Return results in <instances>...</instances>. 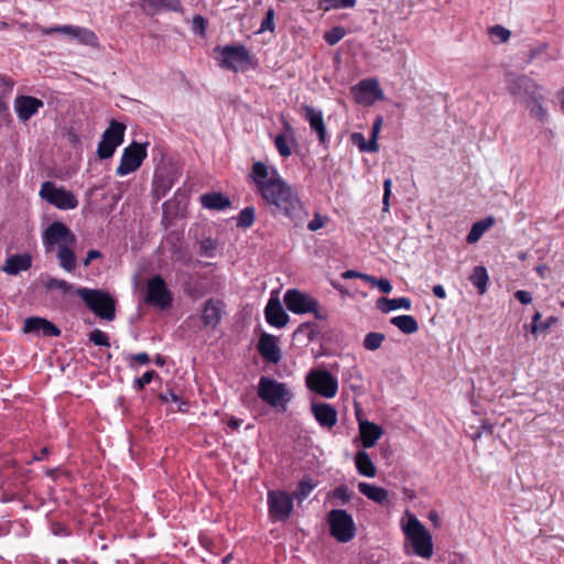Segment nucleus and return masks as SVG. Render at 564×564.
<instances>
[{
  "label": "nucleus",
  "instance_id": "obj_1",
  "mask_svg": "<svg viewBox=\"0 0 564 564\" xmlns=\"http://www.w3.org/2000/svg\"><path fill=\"white\" fill-rule=\"evenodd\" d=\"M247 177L256 193L272 208L273 214H281L294 223L302 220L304 210L297 192L283 180L274 166L254 161Z\"/></svg>",
  "mask_w": 564,
  "mask_h": 564
},
{
  "label": "nucleus",
  "instance_id": "obj_2",
  "mask_svg": "<svg viewBox=\"0 0 564 564\" xmlns=\"http://www.w3.org/2000/svg\"><path fill=\"white\" fill-rule=\"evenodd\" d=\"M257 393L264 403L279 412H285L293 399V393L286 383L269 377L259 379Z\"/></svg>",
  "mask_w": 564,
  "mask_h": 564
},
{
  "label": "nucleus",
  "instance_id": "obj_3",
  "mask_svg": "<svg viewBox=\"0 0 564 564\" xmlns=\"http://www.w3.org/2000/svg\"><path fill=\"white\" fill-rule=\"evenodd\" d=\"M76 294L80 296L86 306L99 318L113 321L116 317V301L102 290L79 286Z\"/></svg>",
  "mask_w": 564,
  "mask_h": 564
},
{
  "label": "nucleus",
  "instance_id": "obj_4",
  "mask_svg": "<svg viewBox=\"0 0 564 564\" xmlns=\"http://www.w3.org/2000/svg\"><path fill=\"white\" fill-rule=\"evenodd\" d=\"M284 304L294 314L313 313L316 319L326 318V313L319 310L318 301L297 289H290L285 292Z\"/></svg>",
  "mask_w": 564,
  "mask_h": 564
},
{
  "label": "nucleus",
  "instance_id": "obj_5",
  "mask_svg": "<svg viewBox=\"0 0 564 564\" xmlns=\"http://www.w3.org/2000/svg\"><path fill=\"white\" fill-rule=\"evenodd\" d=\"M330 535L340 543L351 541L356 535L352 517L344 509H333L327 514Z\"/></svg>",
  "mask_w": 564,
  "mask_h": 564
},
{
  "label": "nucleus",
  "instance_id": "obj_6",
  "mask_svg": "<svg viewBox=\"0 0 564 564\" xmlns=\"http://www.w3.org/2000/svg\"><path fill=\"white\" fill-rule=\"evenodd\" d=\"M215 52L220 54V66L232 72L246 70L251 65V55L243 45L218 46Z\"/></svg>",
  "mask_w": 564,
  "mask_h": 564
},
{
  "label": "nucleus",
  "instance_id": "obj_7",
  "mask_svg": "<svg viewBox=\"0 0 564 564\" xmlns=\"http://www.w3.org/2000/svg\"><path fill=\"white\" fill-rule=\"evenodd\" d=\"M40 197L58 209H75L78 206V199L64 187H57L53 182H44L41 185Z\"/></svg>",
  "mask_w": 564,
  "mask_h": 564
},
{
  "label": "nucleus",
  "instance_id": "obj_8",
  "mask_svg": "<svg viewBox=\"0 0 564 564\" xmlns=\"http://www.w3.org/2000/svg\"><path fill=\"white\" fill-rule=\"evenodd\" d=\"M310 390L324 398H334L338 390V381L328 370L312 369L305 378Z\"/></svg>",
  "mask_w": 564,
  "mask_h": 564
},
{
  "label": "nucleus",
  "instance_id": "obj_9",
  "mask_svg": "<svg viewBox=\"0 0 564 564\" xmlns=\"http://www.w3.org/2000/svg\"><path fill=\"white\" fill-rule=\"evenodd\" d=\"M76 241V236L61 221L52 223L43 232V245L47 252L52 251L55 246L58 249L74 247Z\"/></svg>",
  "mask_w": 564,
  "mask_h": 564
},
{
  "label": "nucleus",
  "instance_id": "obj_10",
  "mask_svg": "<svg viewBox=\"0 0 564 564\" xmlns=\"http://www.w3.org/2000/svg\"><path fill=\"white\" fill-rule=\"evenodd\" d=\"M506 86L507 90L521 104L542 90V87L531 77L514 73L506 74Z\"/></svg>",
  "mask_w": 564,
  "mask_h": 564
},
{
  "label": "nucleus",
  "instance_id": "obj_11",
  "mask_svg": "<svg viewBox=\"0 0 564 564\" xmlns=\"http://www.w3.org/2000/svg\"><path fill=\"white\" fill-rule=\"evenodd\" d=\"M147 145L148 143H130L123 150L116 173L120 176H124L137 171L147 158Z\"/></svg>",
  "mask_w": 564,
  "mask_h": 564
},
{
  "label": "nucleus",
  "instance_id": "obj_12",
  "mask_svg": "<svg viewBox=\"0 0 564 564\" xmlns=\"http://www.w3.org/2000/svg\"><path fill=\"white\" fill-rule=\"evenodd\" d=\"M44 35L52 33H62L67 35L69 39L77 41L82 45H87L94 48L99 47V41L96 33L87 28L78 25H61L54 28L42 29Z\"/></svg>",
  "mask_w": 564,
  "mask_h": 564
},
{
  "label": "nucleus",
  "instance_id": "obj_13",
  "mask_svg": "<svg viewBox=\"0 0 564 564\" xmlns=\"http://www.w3.org/2000/svg\"><path fill=\"white\" fill-rule=\"evenodd\" d=\"M269 514L274 521H285L293 511V497L282 490L268 492Z\"/></svg>",
  "mask_w": 564,
  "mask_h": 564
},
{
  "label": "nucleus",
  "instance_id": "obj_14",
  "mask_svg": "<svg viewBox=\"0 0 564 564\" xmlns=\"http://www.w3.org/2000/svg\"><path fill=\"white\" fill-rule=\"evenodd\" d=\"M172 293L161 275H155L147 283L145 302L148 304L166 310L172 305Z\"/></svg>",
  "mask_w": 564,
  "mask_h": 564
},
{
  "label": "nucleus",
  "instance_id": "obj_15",
  "mask_svg": "<svg viewBox=\"0 0 564 564\" xmlns=\"http://www.w3.org/2000/svg\"><path fill=\"white\" fill-rule=\"evenodd\" d=\"M405 518L406 521L402 520L405 539L411 543L413 553L423 557V524L409 511H406Z\"/></svg>",
  "mask_w": 564,
  "mask_h": 564
},
{
  "label": "nucleus",
  "instance_id": "obj_16",
  "mask_svg": "<svg viewBox=\"0 0 564 564\" xmlns=\"http://www.w3.org/2000/svg\"><path fill=\"white\" fill-rule=\"evenodd\" d=\"M356 102L365 106L372 105L382 98V90L376 79H364L351 88Z\"/></svg>",
  "mask_w": 564,
  "mask_h": 564
},
{
  "label": "nucleus",
  "instance_id": "obj_17",
  "mask_svg": "<svg viewBox=\"0 0 564 564\" xmlns=\"http://www.w3.org/2000/svg\"><path fill=\"white\" fill-rule=\"evenodd\" d=\"M23 332L45 337H58L61 329L44 317H28L24 321Z\"/></svg>",
  "mask_w": 564,
  "mask_h": 564
},
{
  "label": "nucleus",
  "instance_id": "obj_18",
  "mask_svg": "<svg viewBox=\"0 0 564 564\" xmlns=\"http://www.w3.org/2000/svg\"><path fill=\"white\" fill-rule=\"evenodd\" d=\"M44 102L32 96L21 95L15 97L13 107L19 120L26 122L34 116L39 109L43 108Z\"/></svg>",
  "mask_w": 564,
  "mask_h": 564
},
{
  "label": "nucleus",
  "instance_id": "obj_19",
  "mask_svg": "<svg viewBox=\"0 0 564 564\" xmlns=\"http://www.w3.org/2000/svg\"><path fill=\"white\" fill-rule=\"evenodd\" d=\"M257 348L267 362L278 364L281 360V349L278 345V337L274 335L263 333L259 338Z\"/></svg>",
  "mask_w": 564,
  "mask_h": 564
},
{
  "label": "nucleus",
  "instance_id": "obj_20",
  "mask_svg": "<svg viewBox=\"0 0 564 564\" xmlns=\"http://www.w3.org/2000/svg\"><path fill=\"white\" fill-rule=\"evenodd\" d=\"M264 315L268 324L276 328L284 327L289 322V315L282 307L278 297H271L265 305Z\"/></svg>",
  "mask_w": 564,
  "mask_h": 564
},
{
  "label": "nucleus",
  "instance_id": "obj_21",
  "mask_svg": "<svg viewBox=\"0 0 564 564\" xmlns=\"http://www.w3.org/2000/svg\"><path fill=\"white\" fill-rule=\"evenodd\" d=\"M223 306L224 303L215 299H209L204 303L202 322L205 327L215 328L220 323Z\"/></svg>",
  "mask_w": 564,
  "mask_h": 564
},
{
  "label": "nucleus",
  "instance_id": "obj_22",
  "mask_svg": "<svg viewBox=\"0 0 564 564\" xmlns=\"http://www.w3.org/2000/svg\"><path fill=\"white\" fill-rule=\"evenodd\" d=\"M312 412L315 420L323 427L332 429L337 423V411L328 403L313 404Z\"/></svg>",
  "mask_w": 564,
  "mask_h": 564
},
{
  "label": "nucleus",
  "instance_id": "obj_23",
  "mask_svg": "<svg viewBox=\"0 0 564 564\" xmlns=\"http://www.w3.org/2000/svg\"><path fill=\"white\" fill-rule=\"evenodd\" d=\"M32 265V257L29 253L13 254L6 259L2 271L10 275H18Z\"/></svg>",
  "mask_w": 564,
  "mask_h": 564
},
{
  "label": "nucleus",
  "instance_id": "obj_24",
  "mask_svg": "<svg viewBox=\"0 0 564 564\" xmlns=\"http://www.w3.org/2000/svg\"><path fill=\"white\" fill-rule=\"evenodd\" d=\"M200 203L204 208L212 210H225L231 206L230 198L219 192H210L200 196Z\"/></svg>",
  "mask_w": 564,
  "mask_h": 564
},
{
  "label": "nucleus",
  "instance_id": "obj_25",
  "mask_svg": "<svg viewBox=\"0 0 564 564\" xmlns=\"http://www.w3.org/2000/svg\"><path fill=\"white\" fill-rule=\"evenodd\" d=\"M359 432L365 448L372 447L382 435L381 427L369 421L359 423Z\"/></svg>",
  "mask_w": 564,
  "mask_h": 564
},
{
  "label": "nucleus",
  "instance_id": "obj_26",
  "mask_svg": "<svg viewBox=\"0 0 564 564\" xmlns=\"http://www.w3.org/2000/svg\"><path fill=\"white\" fill-rule=\"evenodd\" d=\"M543 100L544 96L542 90H539V93L533 94V96L522 102L529 111L530 116L542 122L547 118V111L543 106Z\"/></svg>",
  "mask_w": 564,
  "mask_h": 564
},
{
  "label": "nucleus",
  "instance_id": "obj_27",
  "mask_svg": "<svg viewBox=\"0 0 564 564\" xmlns=\"http://www.w3.org/2000/svg\"><path fill=\"white\" fill-rule=\"evenodd\" d=\"M558 57V53L550 50V45L545 42L536 43L533 45L529 52L527 57V64L532 63L535 59H541L542 62H551L555 61Z\"/></svg>",
  "mask_w": 564,
  "mask_h": 564
},
{
  "label": "nucleus",
  "instance_id": "obj_28",
  "mask_svg": "<svg viewBox=\"0 0 564 564\" xmlns=\"http://www.w3.org/2000/svg\"><path fill=\"white\" fill-rule=\"evenodd\" d=\"M358 489L368 499L379 505H386L388 502L389 492L384 488L368 482H359Z\"/></svg>",
  "mask_w": 564,
  "mask_h": 564
},
{
  "label": "nucleus",
  "instance_id": "obj_29",
  "mask_svg": "<svg viewBox=\"0 0 564 564\" xmlns=\"http://www.w3.org/2000/svg\"><path fill=\"white\" fill-rule=\"evenodd\" d=\"M377 308L382 313H390L392 311L403 308H411V301L408 297H399V299H388V297H379L376 302Z\"/></svg>",
  "mask_w": 564,
  "mask_h": 564
},
{
  "label": "nucleus",
  "instance_id": "obj_30",
  "mask_svg": "<svg viewBox=\"0 0 564 564\" xmlns=\"http://www.w3.org/2000/svg\"><path fill=\"white\" fill-rule=\"evenodd\" d=\"M305 117L310 122L311 128L317 133V137L321 141L325 140V124L323 120V115L321 111L315 110L313 107H305Z\"/></svg>",
  "mask_w": 564,
  "mask_h": 564
},
{
  "label": "nucleus",
  "instance_id": "obj_31",
  "mask_svg": "<svg viewBox=\"0 0 564 564\" xmlns=\"http://www.w3.org/2000/svg\"><path fill=\"white\" fill-rule=\"evenodd\" d=\"M355 464L358 473L366 477H375L377 468L370 456L365 451H359L355 456Z\"/></svg>",
  "mask_w": 564,
  "mask_h": 564
},
{
  "label": "nucleus",
  "instance_id": "obj_32",
  "mask_svg": "<svg viewBox=\"0 0 564 564\" xmlns=\"http://www.w3.org/2000/svg\"><path fill=\"white\" fill-rule=\"evenodd\" d=\"M495 224V218L488 216L479 221L473 224L470 231L468 232L466 240L468 243H476L482 235Z\"/></svg>",
  "mask_w": 564,
  "mask_h": 564
},
{
  "label": "nucleus",
  "instance_id": "obj_33",
  "mask_svg": "<svg viewBox=\"0 0 564 564\" xmlns=\"http://www.w3.org/2000/svg\"><path fill=\"white\" fill-rule=\"evenodd\" d=\"M390 323L400 332L408 335L413 334L419 329L416 319L411 315L394 316L390 319Z\"/></svg>",
  "mask_w": 564,
  "mask_h": 564
},
{
  "label": "nucleus",
  "instance_id": "obj_34",
  "mask_svg": "<svg viewBox=\"0 0 564 564\" xmlns=\"http://www.w3.org/2000/svg\"><path fill=\"white\" fill-rule=\"evenodd\" d=\"M149 8L150 13H156L161 10L181 11L180 0H142Z\"/></svg>",
  "mask_w": 564,
  "mask_h": 564
},
{
  "label": "nucleus",
  "instance_id": "obj_35",
  "mask_svg": "<svg viewBox=\"0 0 564 564\" xmlns=\"http://www.w3.org/2000/svg\"><path fill=\"white\" fill-rule=\"evenodd\" d=\"M57 259L61 268L67 272H73L76 268V256L72 247L59 248L57 251Z\"/></svg>",
  "mask_w": 564,
  "mask_h": 564
},
{
  "label": "nucleus",
  "instance_id": "obj_36",
  "mask_svg": "<svg viewBox=\"0 0 564 564\" xmlns=\"http://www.w3.org/2000/svg\"><path fill=\"white\" fill-rule=\"evenodd\" d=\"M126 126L116 120H111L109 127L104 131L101 141H122Z\"/></svg>",
  "mask_w": 564,
  "mask_h": 564
},
{
  "label": "nucleus",
  "instance_id": "obj_37",
  "mask_svg": "<svg viewBox=\"0 0 564 564\" xmlns=\"http://www.w3.org/2000/svg\"><path fill=\"white\" fill-rule=\"evenodd\" d=\"M469 280L473 283V285H475L478 289L480 294H484L486 292L488 273L485 267H475Z\"/></svg>",
  "mask_w": 564,
  "mask_h": 564
},
{
  "label": "nucleus",
  "instance_id": "obj_38",
  "mask_svg": "<svg viewBox=\"0 0 564 564\" xmlns=\"http://www.w3.org/2000/svg\"><path fill=\"white\" fill-rule=\"evenodd\" d=\"M315 487L316 484L311 478H305L299 482L296 489L291 496L293 499L302 501L308 497Z\"/></svg>",
  "mask_w": 564,
  "mask_h": 564
},
{
  "label": "nucleus",
  "instance_id": "obj_39",
  "mask_svg": "<svg viewBox=\"0 0 564 564\" xmlns=\"http://www.w3.org/2000/svg\"><path fill=\"white\" fill-rule=\"evenodd\" d=\"M386 339V335L382 333L371 332L368 333L364 338V348L369 351H375L382 346Z\"/></svg>",
  "mask_w": 564,
  "mask_h": 564
},
{
  "label": "nucleus",
  "instance_id": "obj_40",
  "mask_svg": "<svg viewBox=\"0 0 564 564\" xmlns=\"http://www.w3.org/2000/svg\"><path fill=\"white\" fill-rule=\"evenodd\" d=\"M488 33L495 44L506 43L511 36V32L502 25H494L489 28Z\"/></svg>",
  "mask_w": 564,
  "mask_h": 564
},
{
  "label": "nucleus",
  "instance_id": "obj_41",
  "mask_svg": "<svg viewBox=\"0 0 564 564\" xmlns=\"http://www.w3.org/2000/svg\"><path fill=\"white\" fill-rule=\"evenodd\" d=\"M256 209L252 206L245 207L237 217V227L249 228L254 223Z\"/></svg>",
  "mask_w": 564,
  "mask_h": 564
},
{
  "label": "nucleus",
  "instance_id": "obj_42",
  "mask_svg": "<svg viewBox=\"0 0 564 564\" xmlns=\"http://www.w3.org/2000/svg\"><path fill=\"white\" fill-rule=\"evenodd\" d=\"M183 290L188 296L193 299H199L207 293V290L199 281L193 280L185 282L183 285Z\"/></svg>",
  "mask_w": 564,
  "mask_h": 564
},
{
  "label": "nucleus",
  "instance_id": "obj_43",
  "mask_svg": "<svg viewBox=\"0 0 564 564\" xmlns=\"http://www.w3.org/2000/svg\"><path fill=\"white\" fill-rule=\"evenodd\" d=\"M357 0H319V8L324 11L333 9L352 8Z\"/></svg>",
  "mask_w": 564,
  "mask_h": 564
},
{
  "label": "nucleus",
  "instance_id": "obj_44",
  "mask_svg": "<svg viewBox=\"0 0 564 564\" xmlns=\"http://www.w3.org/2000/svg\"><path fill=\"white\" fill-rule=\"evenodd\" d=\"M362 280L370 283L372 286L378 288L382 293H390L392 291V285L388 279L381 278L377 279L373 275L362 276Z\"/></svg>",
  "mask_w": 564,
  "mask_h": 564
},
{
  "label": "nucleus",
  "instance_id": "obj_45",
  "mask_svg": "<svg viewBox=\"0 0 564 564\" xmlns=\"http://www.w3.org/2000/svg\"><path fill=\"white\" fill-rule=\"evenodd\" d=\"M346 34V31L341 26H335L324 34L325 41L329 45L337 44Z\"/></svg>",
  "mask_w": 564,
  "mask_h": 564
},
{
  "label": "nucleus",
  "instance_id": "obj_46",
  "mask_svg": "<svg viewBox=\"0 0 564 564\" xmlns=\"http://www.w3.org/2000/svg\"><path fill=\"white\" fill-rule=\"evenodd\" d=\"M158 376L156 372L154 370H149L147 372H144L141 377L139 378H135L133 380V388L137 390V391H141L143 390V388L149 384L153 378Z\"/></svg>",
  "mask_w": 564,
  "mask_h": 564
},
{
  "label": "nucleus",
  "instance_id": "obj_47",
  "mask_svg": "<svg viewBox=\"0 0 564 564\" xmlns=\"http://www.w3.org/2000/svg\"><path fill=\"white\" fill-rule=\"evenodd\" d=\"M216 248L217 243L212 238H206L199 243L200 254L208 258H213L215 256Z\"/></svg>",
  "mask_w": 564,
  "mask_h": 564
},
{
  "label": "nucleus",
  "instance_id": "obj_48",
  "mask_svg": "<svg viewBox=\"0 0 564 564\" xmlns=\"http://www.w3.org/2000/svg\"><path fill=\"white\" fill-rule=\"evenodd\" d=\"M46 288L50 289V290L58 289L63 293L66 294V293H68L73 289V285L70 283H68L67 281H65V280H61V279H56V278H51L46 282Z\"/></svg>",
  "mask_w": 564,
  "mask_h": 564
},
{
  "label": "nucleus",
  "instance_id": "obj_49",
  "mask_svg": "<svg viewBox=\"0 0 564 564\" xmlns=\"http://www.w3.org/2000/svg\"><path fill=\"white\" fill-rule=\"evenodd\" d=\"M89 339L96 346H105V347H109L110 346V341H109L108 335L106 333L101 332L100 329H94L89 334Z\"/></svg>",
  "mask_w": 564,
  "mask_h": 564
},
{
  "label": "nucleus",
  "instance_id": "obj_50",
  "mask_svg": "<svg viewBox=\"0 0 564 564\" xmlns=\"http://www.w3.org/2000/svg\"><path fill=\"white\" fill-rule=\"evenodd\" d=\"M274 15H275L274 9L269 8L267 11L265 18L263 19V21L261 23L260 32H264V31L273 32L274 31V29H275Z\"/></svg>",
  "mask_w": 564,
  "mask_h": 564
},
{
  "label": "nucleus",
  "instance_id": "obj_51",
  "mask_svg": "<svg viewBox=\"0 0 564 564\" xmlns=\"http://www.w3.org/2000/svg\"><path fill=\"white\" fill-rule=\"evenodd\" d=\"M121 143H98V155L100 159H109L113 155L117 145Z\"/></svg>",
  "mask_w": 564,
  "mask_h": 564
},
{
  "label": "nucleus",
  "instance_id": "obj_52",
  "mask_svg": "<svg viewBox=\"0 0 564 564\" xmlns=\"http://www.w3.org/2000/svg\"><path fill=\"white\" fill-rule=\"evenodd\" d=\"M332 496L340 500L343 503H347L350 501L352 494L346 486L340 485L332 491Z\"/></svg>",
  "mask_w": 564,
  "mask_h": 564
},
{
  "label": "nucleus",
  "instance_id": "obj_53",
  "mask_svg": "<svg viewBox=\"0 0 564 564\" xmlns=\"http://www.w3.org/2000/svg\"><path fill=\"white\" fill-rule=\"evenodd\" d=\"M327 220L328 218L326 216L315 214L314 218L307 224V229L311 231H317L325 226Z\"/></svg>",
  "mask_w": 564,
  "mask_h": 564
},
{
  "label": "nucleus",
  "instance_id": "obj_54",
  "mask_svg": "<svg viewBox=\"0 0 564 564\" xmlns=\"http://www.w3.org/2000/svg\"><path fill=\"white\" fill-rule=\"evenodd\" d=\"M150 362V356L147 352H139L129 357V366L132 368L134 364L147 365Z\"/></svg>",
  "mask_w": 564,
  "mask_h": 564
},
{
  "label": "nucleus",
  "instance_id": "obj_55",
  "mask_svg": "<svg viewBox=\"0 0 564 564\" xmlns=\"http://www.w3.org/2000/svg\"><path fill=\"white\" fill-rule=\"evenodd\" d=\"M391 185L392 182L390 178H387L383 183V197H382V204H383V212L389 210V198L391 195Z\"/></svg>",
  "mask_w": 564,
  "mask_h": 564
},
{
  "label": "nucleus",
  "instance_id": "obj_56",
  "mask_svg": "<svg viewBox=\"0 0 564 564\" xmlns=\"http://www.w3.org/2000/svg\"><path fill=\"white\" fill-rule=\"evenodd\" d=\"M193 30L195 33L204 34L206 29V20L202 15H195L193 18Z\"/></svg>",
  "mask_w": 564,
  "mask_h": 564
},
{
  "label": "nucleus",
  "instance_id": "obj_57",
  "mask_svg": "<svg viewBox=\"0 0 564 564\" xmlns=\"http://www.w3.org/2000/svg\"><path fill=\"white\" fill-rule=\"evenodd\" d=\"M542 315L540 312H535L532 316V322L525 326V328L533 335H536L541 333L539 321L541 319Z\"/></svg>",
  "mask_w": 564,
  "mask_h": 564
},
{
  "label": "nucleus",
  "instance_id": "obj_58",
  "mask_svg": "<svg viewBox=\"0 0 564 564\" xmlns=\"http://www.w3.org/2000/svg\"><path fill=\"white\" fill-rule=\"evenodd\" d=\"M514 297L521 303V304H530L532 302L531 293L524 290H519L514 293Z\"/></svg>",
  "mask_w": 564,
  "mask_h": 564
},
{
  "label": "nucleus",
  "instance_id": "obj_59",
  "mask_svg": "<svg viewBox=\"0 0 564 564\" xmlns=\"http://www.w3.org/2000/svg\"><path fill=\"white\" fill-rule=\"evenodd\" d=\"M382 126V118L378 117L371 128V137L368 141H377L379 138V132Z\"/></svg>",
  "mask_w": 564,
  "mask_h": 564
},
{
  "label": "nucleus",
  "instance_id": "obj_60",
  "mask_svg": "<svg viewBox=\"0 0 564 564\" xmlns=\"http://www.w3.org/2000/svg\"><path fill=\"white\" fill-rule=\"evenodd\" d=\"M359 152L366 153V152H378L379 151V143H357Z\"/></svg>",
  "mask_w": 564,
  "mask_h": 564
},
{
  "label": "nucleus",
  "instance_id": "obj_61",
  "mask_svg": "<svg viewBox=\"0 0 564 564\" xmlns=\"http://www.w3.org/2000/svg\"><path fill=\"white\" fill-rule=\"evenodd\" d=\"M433 555V540L431 533L425 530V560Z\"/></svg>",
  "mask_w": 564,
  "mask_h": 564
},
{
  "label": "nucleus",
  "instance_id": "obj_62",
  "mask_svg": "<svg viewBox=\"0 0 564 564\" xmlns=\"http://www.w3.org/2000/svg\"><path fill=\"white\" fill-rule=\"evenodd\" d=\"M292 143H275L281 156L288 158L292 153Z\"/></svg>",
  "mask_w": 564,
  "mask_h": 564
},
{
  "label": "nucleus",
  "instance_id": "obj_63",
  "mask_svg": "<svg viewBox=\"0 0 564 564\" xmlns=\"http://www.w3.org/2000/svg\"><path fill=\"white\" fill-rule=\"evenodd\" d=\"M100 257L101 253L98 250H89L86 254V258L83 261V264L87 267L93 260L98 259Z\"/></svg>",
  "mask_w": 564,
  "mask_h": 564
},
{
  "label": "nucleus",
  "instance_id": "obj_64",
  "mask_svg": "<svg viewBox=\"0 0 564 564\" xmlns=\"http://www.w3.org/2000/svg\"><path fill=\"white\" fill-rule=\"evenodd\" d=\"M160 399L163 401V402H177L178 401V395L175 394L173 391H169L166 393H161L160 394Z\"/></svg>",
  "mask_w": 564,
  "mask_h": 564
}]
</instances>
